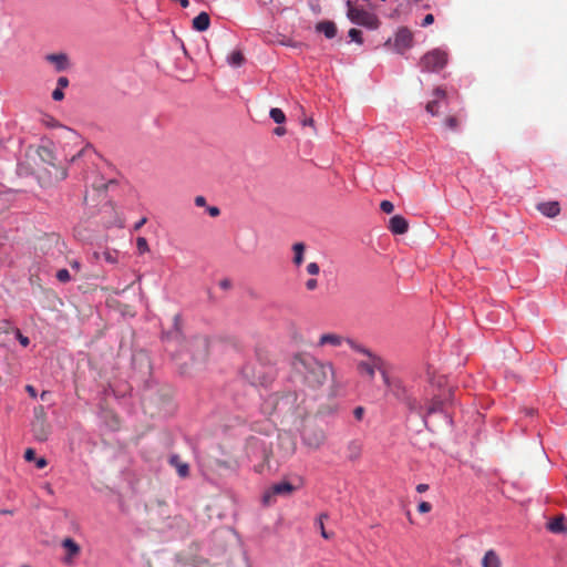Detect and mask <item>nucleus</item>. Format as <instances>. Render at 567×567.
Wrapping results in <instances>:
<instances>
[{"label":"nucleus","instance_id":"obj_22","mask_svg":"<svg viewBox=\"0 0 567 567\" xmlns=\"http://www.w3.org/2000/svg\"><path fill=\"white\" fill-rule=\"evenodd\" d=\"M95 155V152L92 146L86 145L85 147H82L75 155H73L69 162L71 164L78 163L82 158L92 157Z\"/></svg>","mask_w":567,"mask_h":567},{"label":"nucleus","instance_id":"obj_21","mask_svg":"<svg viewBox=\"0 0 567 567\" xmlns=\"http://www.w3.org/2000/svg\"><path fill=\"white\" fill-rule=\"evenodd\" d=\"M342 343V338L334 333H326L322 334L319 339V346L330 344L333 347H339Z\"/></svg>","mask_w":567,"mask_h":567},{"label":"nucleus","instance_id":"obj_53","mask_svg":"<svg viewBox=\"0 0 567 567\" xmlns=\"http://www.w3.org/2000/svg\"><path fill=\"white\" fill-rule=\"evenodd\" d=\"M0 514L1 515H11V514H13V511H11V509H0Z\"/></svg>","mask_w":567,"mask_h":567},{"label":"nucleus","instance_id":"obj_17","mask_svg":"<svg viewBox=\"0 0 567 567\" xmlns=\"http://www.w3.org/2000/svg\"><path fill=\"white\" fill-rule=\"evenodd\" d=\"M316 30L323 33L327 39H333L337 35V27L332 21H321L317 23Z\"/></svg>","mask_w":567,"mask_h":567},{"label":"nucleus","instance_id":"obj_23","mask_svg":"<svg viewBox=\"0 0 567 567\" xmlns=\"http://www.w3.org/2000/svg\"><path fill=\"white\" fill-rule=\"evenodd\" d=\"M245 59H244V55L243 53L239 51V50H236V51H233L228 56H227V62L230 66L233 68H239L243 65Z\"/></svg>","mask_w":567,"mask_h":567},{"label":"nucleus","instance_id":"obj_57","mask_svg":"<svg viewBox=\"0 0 567 567\" xmlns=\"http://www.w3.org/2000/svg\"><path fill=\"white\" fill-rule=\"evenodd\" d=\"M174 360H175V361H179V360H182V354H181V353L175 354V355H174Z\"/></svg>","mask_w":567,"mask_h":567},{"label":"nucleus","instance_id":"obj_11","mask_svg":"<svg viewBox=\"0 0 567 567\" xmlns=\"http://www.w3.org/2000/svg\"><path fill=\"white\" fill-rule=\"evenodd\" d=\"M14 326L8 320H0V346L9 348L13 343Z\"/></svg>","mask_w":567,"mask_h":567},{"label":"nucleus","instance_id":"obj_51","mask_svg":"<svg viewBox=\"0 0 567 567\" xmlns=\"http://www.w3.org/2000/svg\"><path fill=\"white\" fill-rule=\"evenodd\" d=\"M427 489H429V485H427V484H423V483H422V484H419V485L416 486V492H417V493H424V492H426Z\"/></svg>","mask_w":567,"mask_h":567},{"label":"nucleus","instance_id":"obj_29","mask_svg":"<svg viewBox=\"0 0 567 567\" xmlns=\"http://www.w3.org/2000/svg\"><path fill=\"white\" fill-rule=\"evenodd\" d=\"M13 331V341L18 340L20 344L24 348L30 344V339L27 336H23L20 329L14 327Z\"/></svg>","mask_w":567,"mask_h":567},{"label":"nucleus","instance_id":"obj_42","mask_svg":"<svg viewBox=\"0 0 567 567\" xmlns=\"http://www.w3.org/2000/svg\"><path fill=\"white\" fill-rule=\"evenodd\" d=\"M24 458L28 462L35 461V451L33 449H28L24 453Z\"/></svg>","mask_w":567,"mask_h":567},{"label":"nucleus","instance_id":"obj_47","mask_svg":"<svg viewBox=\"0 0 567 567\" xmlns=\"http://www.w3.org/2000/svg\"><path fill=\"white\" fill-rule=\"evenodd\" d=\"M47 464H48V462L44 457H40V458L35 460V466L39 470L44 468L47 466Z\"/></svg>","mask_w":567,"mask_h":567},{"label":"nucleus","instance_id":"obj_20","mask_svg":"<svg viewBox=\"0 0 567 567\" xmlns=\"http://www.w3.org/2000/svg\"><path fill=\"white\" fill-rule=\"evenodd\" d=\"M482 567H501L499 557L493 549L485 553L482 559Z\"/></svg>","mask_w":567,"mask_h":567},{"label":"nucleus","instance_id":"obj_36","mask_svg":"<svg viewBox=\"0 0 567 567\" xmlns=\"http://www.w3.org/2000/svg\"><path fill=\"white\" fill-rule=\"evenodd\" d=\"M323 518H327V515L326 514H321L319 517H318V520H317V524L321 530V536L326 539H328L330 536L329 534L326 532L324 529V526H323Z\"/></svg>","mask_w":567,"mask_h":567},{"label":"nucleus","instance_id":"obj_14","mask_svg":"<svg viewBox=\"0 0 567 567\" xmlns=\"http://www.w3.org/2000/svg\"><path fill=\"white\" fill-rule=\"evenodd\" d=\"M538 210L546 217L554 218L560 213L558 202H544L538 205Z\"/></svg>","mask_w":567,"mask_h":567},{"label":"nucleus","instance_id":"obj_49","mask_svg":"<svg viewBox=\"0 0 567 567\" xmlns=\"http://www.w3.org/2000/svg\"><path fill=\"white\" fill-rule=\"evenodd\" d=\"M146 217L141 218L137 223H135L133 229L135 231L138 230L146 223Z\"/></svg>","mask_w":567,"mask_h":567},{"label":"nucleus","instance_id":"obj_24","mask_svg":"<svg viewBox=\"0 0 567 567\" xmlns=\"http://www.w3.org/2000/svg\"><path fill=\"white\" fill-rule=\"evenodd\" d=\"M305 245L302 243H296L292 246L293 250V262L297 266H300L303 261V252H305Z\"/></svg>","mask_w":567,"mask_h":567},{"label":"nucleus","instance_id":"obj_8","mask_svg":"<svg viewBox=\"0 0 567 567\" xmlns=\"http://www.w3.org/2000/svg\"><path fill=\"white\" fill-rule=\"evenodd\" d=\"M162 340L164 342L175 341L178 344L184 341L182 332V317L179 313L174 316L173 328L162 333Z\"/></svg>","mask_w":567,"mask_h":567},{"label":"nucleus","instance_id":"obj_28","mask_svg":"<svg viewBox=\"0 0 567 567\" xmlns=\"http://www.w3.org/2000/svg\"><path fill=\"white\" fill-rule=\"evenodd\" d=\"M444 125L446 128L453 132H457L460 130V121L455 116L446 117V120L444 121Z\"/></svg>","mask_w":567,"mask_h":567},{"label":"nucleus","instance_id":"obj_9","mask_svg":"<svg viewBox=\"0 0 567 567\" xmlns=\"http://www.w3.org/2000/svg\"><path fill=\"white\" fill-rule=\"evenodd\" d=\"M295 487L289 482H280L274 484L262 496V501L265 504L270 503V498L275 495H289Z\"/></svg>","mask_w":567,"mask_h":567},{"label":"nucleus","instance_id":"obj_18","mask_svg":"<svg viewBox=\"0 0 567 567\" xmlns=\"http://www.w3.org/2000/svg\"><path fill=\"white\" fill-rule=\"evenodd\" d=\"M547 529L553 534L567 533L564 516H557L547 523Z\"/></svg>","mask_w":567,"mask_h":567},{"label":"nucleus","instance_id":"obj_43","mask_svg":"<svg viewBox=\"0 0 567 567\" xmlns=\"http://www.w3.org/2000/svg\"><path fill=\"white\" fill-rule=\"evenodd\" d=\"M207 212L212 217H217L220 214V209L216 206H209L207 207Z\"/></svg>","mask_w":567,"mask_h":567},{"label":"nucleus","instance_id":"obj_40","mask_svg":"<svg viewBox=\"0 0 567 567\" xmlns=\"http://www.w3.org/2000/svg\"><path fill=\"white\" fill-rule=\"evenodd\" d=\"M432 506L427 502H421L417 506V511L420 513H429L431 511Z\"/></svg>","mask_w":567,"mask_h":567},{"label":"nucleus","instance_id":"obj_34","mask_svg":"<svg viewBox=\"0 0 567 567\" xmlns=\"http://www.w3.org/2000/svg\"><path fill=\"white\" fill-rule=\"evenodd\" d=\"M136 247H137L138 254H141V255L148 251V244L144 237H138L136 239Z\"/></svg>","mask_w":567,"mask_h":567},{"label":"nucleus","instance_id":"obj_10","mask_svg":"<svg viewBox=\"0 0 567 567\" xmlns=\"http://www.w3.org/2000/svg\"><path fill=\"white\" fill-rule=\"evenodd\" d=\"M192 347L195 348V352L190 354L192 360L204 361L207 355V339L203 337H196L192 340Z\"/></svg>","mask_w":567,"mask_h":567},{"label":"nucleus","instance_id":"obj_46","mask_svg":"<svg viewBox=\"0 0 567 567\" xmlns=\"http://www.w3.org/2000/svg\"><path fill=\"white\" fill-rule=\"evenodd\" d=\"M25 391L29 393L31 398H37L38 395L35 388L31 384L25 385Z\"/></svg>","mask_w":567,"mask_h":567},{"label":"nucleus","instance_id":"obj_13","mask_svg":"<svg viewBox=\"0 0 567 567\" xmlns=\"http://www.w3.org/2000/svg\"><path fill=\"white\" fill-rule=\"evenodd\" d=\"M45 60L53 64L56 72L65 71L70 66L69 58L64 53L47 54Z\"/></svg>","mask_w":567,"mask_h":567},{"label":"nucleus","instance_id":"obj_54","mask_svg":"<svg viewBox=\"0 0 567 567\" xmlns=\"http://www.w3.org/2000/svg\"><path fill=\"white\" fill-rule=\"evenodd\" d=\"M71 267L72 268H75V269H80V262L74 260L72 264H71Z\"/></svg>","mask_w":567,"mask_h":567},{"label":"nucleus","instance_id":"obj_12","mask_svg":"<svg viewBox=\"0 0 567 567\" xmlns=\"http://www.w3.org/2000/svg\"><path fill=\"white\" fill-rule=\"evenodd\" d=\"M388 228L394 235H403L409 230V223L403 216L394 215L389 219Z\"/></svg>","mask_w":567,"mask_h":567},{"label":"nucleus","instance_id":"obj_38","mask_svg":"<svg viewBox=\"0 0 567 567\" xmlns=\"http://www.w3.org/2000/svg\"><path fill=\"white\" fill-rule=\"evenodd\" d=\"M433 22H434V16H433L432 13H429V14H426V16L423 18V20H422V22H421V27H424V28H425V27H429V25H431Z\"/></svg>","mask_w":567,"mask_h":567},{"label":"nucleus","instance_id":"obj_33","mask_svg":"<svg viewBox=\"0 0 567 567\" xmlns=\"http://www.w3.org/2000/svg\"><path fill=\"white\" fill-rule=\"evenodd\" d=\"M55 277L60 282H69L71 280V275L65 268L59 269Z\"/></svg>","mask_w":567,"mask_h":567},{"label":"nucleus","instance_id":"obj_31","mask_svg":"<svg viewBox=\"0 0 567 567\" xmlns=\"http://www.w3.org/2000/svg\"><path fill=\"white\" fill-rule=\"evenodd\" d=\"M442 411V404L440 402H434L432 403L429 408H427V411L426 413L423 415V422L424 424L426 425V417L431 414H434L436 412H441Z\"/></svg>","mask_w":567,"mask_h":567},{"label":"nucleus","instance_id":"obj_19","mask_svg":"<svg viewBox=\"0 0 567 567\" xmlns=\"http://www.w3.org/2000/svg\"><path fill=\"white\" fill-rule=\"evenodd\" d=\"M169 464L176 467V471L181 477H186L189 474V466L187 463H183L179 456L174 454L169 457Z\"/></svg>","mask_w":567,"mask_h":567},{"label":"nucleus","instance_id":"obj_59","mask_svg":"<svg viewBox=\"0 0 567 567\" xmlns=\"http://www.w3.org/2000/svg\"><path fill=\"white\" fill-rule=\"evenodd\" d=\"M391 43V39L386 40V42L384 43V45H389Z\"/></svg>","mask_w":567,"mask_h":567},{"label":"nucleus","instance_id":"obj_1","mask_svg":"<svg viewBox=\"0 0 567 567\" xmlns=\"http://www.w3.org/2000/svg\"><path fill=\"white\" fill-rule=\"evenodd\" d=\"M292 368L311 388L322 385L329 377L333 375V367L331 363L320 362L308 353L295 355L292 359Z\"/></svg>","mask_w":567,"mask_h":567},{"label":"nucleus","instance_id":"obj_55","mask_svg":"<svg viewBox=\"0 0 567 567\" xmlns=\"http://www.w3.org/2000/svg\"><path fill=\"white\" fill-rule=\"evenodd\" d=\"M313 121L312 118H307L303 121V125H312Z\"/></svg>","mask_w":567,"mask_h":567},{"label":"nucleus","instance_id":"obj_26","mask_svg":"<svg viewBox=\"0 0 567 567\" xmlns=\"http://www.w3.org/2000/svg\"><path fill=\"white\" fill-rule=\"evenodd\" d=\"M269 116L277 124H282L286 121L285 113L278 107H272L269 112Z\"/></svg>","mask_w":567,"mask_h":567},{"label":"nucleus","instance_id":"obj_7","mask_svg":"<svg viewBox=\"0 0 567 567\" xmlns=\"http://www.w3.org/2000/svg\"><path fill=\"white\" fill-rule=\"evenodd\" d=\"M413 35L406 28H400L394 37L393 48L396 53L402 54L412 47Z\"/></svg>","mask_w":567,"mask_h":567},{"label":"nucleus","instance_id":"obj_4","mask_svg":"<svg viewBox=\"0 0 567 567\" xmlns=\"http://www.w3.org/2000/svg\"><path fill=\"white\" fill-rule=\"evenodd\" d=\"M382 379L390 394H392L400 402L409 405L411 404L409 390L401 379L391 378L386 371H382Z\"/></svg>","mask_w":567,"mask_h":567},{"label":"nucleus","instance_id":"obj_16","mask_svg":"<svg viewBox=\"0 0 567 567\" xmlns=\"http://www.w3.org/2000/svg\"><path fill=\"white\" fill-rule=\"evenodd\" d=\"M210 25L209 14L205 11L200 12L193 19V29L199 32L206 31Z\"/></svg>","mask_w":567,"mask_h":567},{"label":"nucleus","instance_id":"obj_15","mask_svg":"<svg viewBox=\"0 0 567 567\" xmlns=\"http://www.w3.org/2000/svg\"><path fill=\"white\" fill-rule=\"evenodd\" d=\"M323 432H316L312 434L305 433L302 436L303 443L312 449H319L324 442Z\"/></svg>","mask_w":567,"mask_h":567},{"label":"nucleus","instance_id":"obj_56","mask_svg":"<svg viewBox=\"0 0 567 567\" xmlns=\"http://www.w3.org/2000/svg\"><path fill=\"white\" fill-rule=\"evenodd\" d=\"M48 394H49V392H48V391H43V392L41 393V400H45Z\"/></svg>","mask_w":567,"mask_h":567},{"label":"nucleus","instance_id":"obj_27","mask_svg":"<svg viewBox=\"0 0 567 567\" xmlns=\"http://www.w3.org/2000/svg\"><path fill=\"white\" fill-rule=\"evenodd\" d=\"M348 343L350 344V347L359 352V353H362L364 355H367L368 358H371V355H375L374 353H372L369 349H367L365 347L361 346V344H358L355 343L354 341L352 340H348Z\"/></svg>","mask_w":567,"mask_h":567},{"label":"nucleus","instance_id":"obj_45","mask_svg":"<svg viewBox=\"0 0 567 567\" xmlns=\"http://www.w3.org/2000/svg\"><path fill=\"white\" fill-rule=\"evenodd\" d=\"M194 202L197 207L206 206V198L204 196H196Z\"/></svg>","mask_w":567,"mask_h":567},{"label":"nucleus","instance_id":"obj_58","mask_svg":"<svg viewBox=\"0 0 567 567\" xmlns=\"http://www.w3.org/2000/svg\"><path fill=\"white\" fill-rule=\"evenodd\" d=\"M186 372H187L186 368L181 367V373H186Z\"/></svg>","mask_w":567,"mask_h":567},{"label":"nucleus","instance_id":"obj_44","mask_svg":"<svg viewBox=\"0 0 567 567\" xmlns=\"http://www.w3.org/2000/svg\"><path fill=\"white\" fill-rule=\"evenodd\" d=\"M68 85H69V80H68V78H65V76H60V78L58 79V87H60V89H62V90H63V89H64V87H66Z\"/></svg>","mask_w":567,"mask_h":567},{"label":"nucleus","instance_id":"obj_60","mask_svg":"<svg viewBox=\"0 0 567 567\" xmlns=\"http://www.w3.org/2000/svg\"><path fill=\"white\" fill-rule=\"evenodd\" d=\"M22 567H29V566H27V565H23Z\"/></svg>","mask_w":567,"mask_h":567},{"label":"nucleus","instance_id":"obj_2","mask_svg":"<svg viewBox=\"0 0 567 567\" xmlns=\"http://www.w3.org/2000/svg\"><path fill=\"white\" fill-rule=\"evenodd\" d=\"M347 18L351 23L364 27L369 30H377L380 25V20L371 11L365 10L361 7H353L351 0H347Z\"/></svg>","mask_w":567,"mask_h":567},{"label":"nucleus","instance_id":"obj_25","mask_svg":"<svg viewBox=\"0 0 567 567\" xmlns=\"http://www.w3.org/2000/svg\"><path fill=\"white\" fill-rule=\"evenodd\" d=\"M62 545L68 549L70 556H75L80 553V546L71 538L64 539Z\"/></svg>","mask_w":567,"mask_h":567},{"label":"nucleus","instance_id":"obj_39","mask_svg":"<svg viewBox=\"0 0 567 567\" xmlns=\"http://www.w3.org/2000/svg\"><path fill=\"white\" fill-rule=\"evenodd\" d=\"M64 97V93H63V90L60 89V87H56L53 92H52V99L54 101H61L63 100Z\"/></svg>","mask_w":567,"mask_h":567},{"label":"nucleus","instance_id":"obj_41","mask_svg":"<svg viewBox=\"0 0 567 567\" xmlns=\"http://www.w3.org/2000/svg\"><path fill=\"white\" fill-rule=\"evenodd\" d=\"M353 415L358 421H361L364 415V409L362 406H357L353 410Z\"/></svg>","mask_w":567,"mask_h":567},{"label":"nucleus","instance_id":"obj_37","mask_svg":"<svg viewBox=\"0 0 567 567\" xmlns=\"http://www.w3.org/2000/svg\"><path fill=\"white\" fill-rule=\"evenodd\" d=\"M307 271H308V274L315 276V275L319 274L320 267H319V265L317 262H310L307 266Z\"/></svg>","mask_w":567,"mask_h":567},{"label":"nucleus","instance_id":"obj_30","mask_svg":"<svg viewBox=\"0 0 567 567\" xmlns=\"http://www.w3.org/2000/svg\"><path fill=\"white\" fill-rule=\"evenodd\" d=\"M348 37L350 38L351 41H353L358 44L363 43L362 32L358 29H354V28L350 29L348 32Z\"/></svg>","mask_w":567,"mask_h":567},{"label":"nucleus","instance_id":"obj_32","mask_svg":"<svg viewBox=\"0 0 567 567\" xmlns=\"http://www.w3.org/2000/svg\"><path fill=\"white\" fill-rule=\"evenodd\" d=\"M103 256V259L107 262V264H116L117 262V251L115 250H105L103 251L102 254Z\"/></svg>","mask_w":567,"mask_h":567},{"label":"nucleus","instance_id":"obj_5","mask_svg":"<svg viewBox=\"0 0 567 567\" xmlns=\"http://www.w3.org/2000/svg\"><path fill=\"white\" fill-rule=\"evenodd\" d=\"M383 364L384 362L381 357L371 355L367 361H360L357 368L360 374H365L372 380L375 375V371H380L381 373L385 371Z\"/></svg>","mask_w":567,"mask_h":567},{"label":"nucleus","instance_id":"obj_6","mask_svg":"<svg viewBox=\"0 0 567 567\" xmlns=\"http://www.w3.org/2000/svg\"><path fill=\"white\" fill-rule=\"evenodd\" d=\"M446 104H447L446 92L441 87H436L433 91V99L427 102L425 109L429 114H431L432 116H436L440 114L441 107L446 106Z\"/></svg>","mask_w":567,"mask_h":567},{"label":"nucleus","instance_id":"obj_50","mask_svg":"<svg viewBox=\"0 0 567 567\" xmlns=\"http://www.w3.org/2000/svg\"><path fill=\"white\" fill-rule=\"evenodd\" d=\"M219 286L221 289H228L231 286V282L229 279H224L219 282Z\"/></svg>","mask_w":567,"mask_h":567},{"label":"nucleus","instance_id":"obj_3","mask_svg":"<svg viewBox=\"0 0 567 567\" xmlns=\"http://www.w3.org/2000/svg\"><path fill=\"white\" fill-rule=\"evenodd\" d=\"M447 60V52L441 48H436L422 56L420 68L423 72H440L446 65Z\"/></svg>","mask_w":567,"mask_h":567},{"label":"nucleus","instance_id":"obj_48","mask_svg":"<svg viewBox=\"0 0 567 567\" xmlns=\"http://www.w3.org/2000/svg\"><path fill=\"white\" fill-rule=\"evenodd\" d=\"M317 285H318V284H317V280H316V279H309V280H307V282H306V287H307V289H308V290H313V289H316V288H317Z\"/></svg>","mask_w":567,"mask_h":567},{"label":"nucleus","instance_id":"obj_52","mask_svg":"<svg viewBox=\"0 0 567 567\" xmlns=\"http://www.w3.org/2000/svg\"><path fill=\"white\" fill-rule=\"evenodd\" d=\"M274 133H275L276 135H278V136H281V135H284V134L286 133V130H285L284 127H281V126H278V127H276V128L274 130Z\"/></svg>","mask_w":567,"mask_h":567},{"label":"nucleus","instance_id":"obj_35","mask_svg":"<svg viewBox=\"0 0 567 567\" xmlns=\"http://www.w3.org/2000/svg\"><path fill=\"white\" fill-rule=\"evenodd\" d=\"M380 208L385 214H391L394 210V205L390 200H382Z\"/></svg>","mask_w":567,"mask_h":567}]
</instances>
